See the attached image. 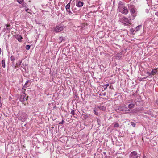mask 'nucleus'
<instances>
[{
  "label": "nucleus",
  "mask_w": 158,
  "mask_h": 158,
  "mask_svg": "<svg viewBox=\"0 0 158 158\" xmlns=\"http://www.w3.org/2000/svg\"><path fill=\"white\" fill-rule=\"evenodd\" d=\"M122 12L123 14H127L128 13V10L127 8L125 7H122Z\"/></svg>",
  "instance_id": "nucleus-10"
},
{
  "label": "nucleus",
  "mask_w": 158,
  "mask_h": 158,
  "mask_svg": "<svg viewBox=\"0 0 158 158\" xmlns=\"http://www.w3.org/2000/svg\"><path fill=\"white\" fill-rule=\"evenodd\" d=\"M123 109L124 110L123 111H124V112L125 113H130L132 112V110H130V109H128L127 107L125 105L124 106Z\"/></svg>",
  "instance_id": "nucleus-7"
},
{
  "label": "nucleus",
  "mask_w": 158,
  "mask_h": 158,
  "mask_svg": "<svg viewBox=\"0 0 158 158\" xmlns=\"http://www.w3.org/2000/svg\"><path fill=\"white\" fill-rule=\"evenodd\" d=\"M67 12H69L70 13H71V14L72 13V12L70 10H69V11H67Z\"/></svg>",
  "instance_id": "nucleus-34"
},
{
  "label": "nucleus",
  "mask_w": 158,
  "mask_h": 158,
  "mask_svg": "<svg viewBox=\"0 0 158 158\" xmlns=\"http://www.w3.org/2000/svg\"><path fill=\"white\" fill-rule=\"evenodd\" d=\"M158 72V69L156 68L152 70L151 71V74L152 75L156 74Z\"/></svg>",
  "instance_id": "nucleus-11"
},
{
  "label": "nucleus",
  "mask_w": 158,
  "mask_h": 158,
  "mask_svg": "<svg viewBox=\"0 0 158 158\" xmlns=\"http://www.w3.org/2000/svg\"><path fill=\"white\" fill-rule=\"evenodd\" d=\"M1 50H0V54H1Z\"/></svg>",
  "instance_id": "nucleus-38"
},
{
  "label": "nucleus",
  "mask_w": 158,
  "mask_h": 158,
  "mask_svg": "<svg viewBox=\"0 0 158 158\" xmlns=\"http://www.w3.org/2000/svg\"><path fill=\"white\" fill-rule=\"evenodd\" d=\"M134 16H135H135L133 15Z\"/></svg>",
  "instance_id": "nucleus-39"
},
{
  "label": "nucleus",
  "mask_w": 158,
  "mask_h": 158,
  "mask_svg": "<svg viewBox=\"0 0 158 158\" xmlns=\"http://www.w3.org/2000/svg\"><path fill=\"white\" fill-rule=\"evenodd\" d=\"M113 124H114V127L115 128L118 127L119 126L118 123H117L115 122L114 123H113Z\"/></svg>",
  "instance_id": "nucleus-20"
},
{
  "label": "nucleus",
  "mask_w": 158,
  "mask_h": 158,
  "mask_svg": "<svg viewBox=\"0 0 158 158\" xmlns=\"http://www.w3.org/2000/svg\"><path fill=\"white\" fill-rule=\"evenodd\" d=\"M25 95L24 93L21 95V97L19 99L20 101L22 102L23 104L25 102V101L27 100V98H25Z\"/></svg>",
  "instance_id": "nucleus-6"
},
{
  "label": "nucleus",
  "mask_w": 158,
  "mask_h": 158,
  "mask_svg": "<svg viewBox=\"0 0 158 158\" xmlns=\"http://www.w3.org/2000/svg\"><path fill=\"white\" fill-rule=\"evenodd\" d=\"M109 84H107L106 85H105L103 86L104 89H106L107 88V87L109 86Z\"/></svg>",
  "instance_id": "nucleus-25"
},
{
  "label": "nucleus",
  "mask_w": 158,
  "mask_h": 158,
  "mask_svg": "<svg viewBox=\"0 0 158 158\" xmlns=\"http://www.w3.org/2000/svg\"><path fill=\"white\" fill-rule=\"evenodd\" d=\"M128 7L131 14H133L135 13L136 10L134 5L129 4Z\"/></svg>",
  "instance_id": "nucleus-3"
},
{
  "label": "nucleus",
  "mask_w": 158,
  "mask_h": 158,
  "mask_svg": "<svg viewBox=\"0 0 158 158\" xmlns=\"http://www.w3.org/2000/svg\"><path fill=\"white\" fill-rule=\"evenodd\" d=\"M131 125L133 127H135V124L133 122H131L130 123Z\"/></svg>",
  "instance_id": "nucleus-26"
},
{
  "label": "nucleus",
  "mask_w": 158,
  "mask_h": 158,
  "mask_svg": "<svg viewBox=\"0 0 158 158\" xmlns=\"http://www.w3.org/2000/svg\"><path fill=\"white\" fill-rule=\"evenodd\" d=\"M120 21L123 23L125 26H127L130 24V20L125 17H123L120 19Z\"/></svg>",
  "instance_id": "nucleus-2"
},
{
  "label": "nucleus",
  "mask_w": 158,
  "mask_h": 158,
  "mask_svg": "<svg viewBox=\"0 0 158 158\" xmlns=\"http://www.w3.org/2000/svg\"><path fill=\"white\" fill-rule=\"evenodd\" d=\"M15 38L18 40V41L20 42L22 41V39L23 38L21 35H19L16 36Z\"/></svg>",
  "instance_id": "nucleus-13"
},
{
  "label": "nucleus",
  "mask_w": 158,
  "mask_h": 158,
  "mask_svg": "<svg viewBox=\"0 0 158 158\" xmlns=\"http://www.w3.org/2000/svg\"><path fill=\"white\" fill-rule=\"evenodd\" d=\"M5 26L6 27L3 30V32L7 31L8 30H10L11 28L10 24H5Z\"/></svg>",
  "instance_id": "nucleus-8"
},
{
  "label": "nucleus",
  "mask_w": 158,
  "mask_h": 158,
  "mask_svg": "<svg viewBox=\"0 0 158 158\" xmlns=\"http://www.w3.org/2000/svg\"><path fill=\"white\" fill-rule=\"evenodd\" d=\"M66 39L65 37H60L59 39V43H61L62 42H65Z\"/></svg>",
  "instance_id": "nucleus-12"
},
{
  "label": "nucleus",
  "mask_w": 158,
  "mask_h": 158,
  "mask_svg": "<svg viewBox=\"0 0 158 158\" xmlns=\"http://www.w3.org/2000/svg\"><path fill=\"white\" fill-rule=\"evenodd\" d=\"M71 114H72V115H74L75 114L74 110H72L71 112Z\"/></svg>",
  "instance_id": "nucleus-32"
},
{
  "label": "nucleus",
  "mask_w": 158,
  "mask_h": 158,
  "mask_svg": "<svg viewBox=\"0 0 158 158\" xmlns=\"http://www.w3.org/2000/svg\"><path fill=\"white\" fill-rule=\"evenodd\" d=\"M64 122V120H62V121H61L59 123V124H63Z\"/></svg>",
  "instance_id": "nucleus-33"
},
{
  "label": "nucleus",
  "mask_w": 158,
  "mask_h": 158,
  "mask_svg": "<svg viewBox=\"0 0 158 158\" xmlns=\"http://www.w3.org/2000/svg\"><path fill=\"white\" fill-rule=\"evenodd\" d=\"M146 74L148 75L147 76L146 78L148 77L149 76H152V74H151V73L148 71L146 72Z\"/></svg>",
  "instance_id": "nucleus-22"
},
{
  "label": "nucleus",
  "mask_w": 158,
  "mask_h": 158,
  "mask_svg": "<svg viewBox=\"0 0 158 158\" xmlns=\"http://www.w3.org/2000/svg\"><path fill=\"white\" fill-rule=\"evenodd\" d=\"M10 59H11V60L12 61L14 60H15L14 57L13 56H11L10 57Z\"/></svg>",
  "instance_id": "nucleus-29"
},
{
  "label": "nucleus",
  "mask_w": 158,
  "mask_h": 158,
  "mask_svg": "<svg viewBox=\"0 0 158 158\" xmlns=\"http://www.w3.org/2000/svg\"><path fill=\"white\" fill-rule=\"evenodd\" d=\"M17 117L19 120L23 122L27 119V115L25 113L22 112H19L18 113Z\"/></svg>",
  "instance_id": "nucleus-1"
},
{
  "label": "nucleus",
  "mask_w": 158,
  "mask_h": 158,
  "mask_svg": "<svg viewBox=\"0 0 158 158\" xmlns=\"http://www.w3.org/2000/svg\"><path fill=\"white\" fill-rule=\"evenodd\" d=\"M135 106V104L133 103L130 104L128 105V107L129 109H132Z\"/></svg>",
  "instance_id": "nucleus-18"
},
{
  "label": "nucleus",
  "mask_w": 158,
  "mask_h": 158,
  "mask_svg": "<svg viewBox=\"0 0 158 158\" xmlns=\"http://www.w3.org/2000/svg\"><path fill=\"white\" fill-rule=\"evenodd\" d=\"M71 1L66 6L65 8L67 11H69V9L70 8Z\"/></svg>",
  "instance_id": "nucleus-16"
},
{
  "label": "nucleus",
  "mask_w": 158,
  "mask_h": 158,
  "mask_svg": "<svg viewBox=\"0 0 158 158\" xmlns=\"http://www.w3.org/2000/svg\"><path fill=\"white\" fill-rule=\"evenodd\" d=\"M22 61L19 60L16 64L18 66H20L21 64Z\"/></svg>",
  "instance_id": "nucleus-23"
},
{
  "label": "nucleus",
  "mask_w": 158,
  "mask_h": 158,
  "mask_svg": "<svg viewBox=\"0 0 158 158\" xmlns=\"http://www.w3.org/2000/svg\"><path fill=\"white\" fill-rule=\"evenodd\" d=\"M98 107L99 108V110H101L104 111L106 109V107L103 106H99Z\"/></svg>",
  "instance_id": "nucleus-19"
},
{
  "label": "nucleus",
  "mask_w": 158,
  "mask_h": 158,
  "mask_svg": "<svg viewBox=\"0 0 158 158\" xmlns=\"http://www.w3.org/2000/svg\"><path fill=\"white\" fill-rule=\"evenodd\" d=\"M124 106H119L117 107V110H118L120 111H123V110Z\"/></svg>",
  "instance_id": "nucleus-15"
},
{
  "label": "nucleus",
  "mask_w": 158,
  "mask_h": 158,
  "mask_svg": "<svg viewBox=\"0 0 158 158\" xmlns=\"http://www.w3.org/2000/svg\"><path fill=\"white\" fill-rule=\"evenodd\" d=\"M139 154H138L136 151H134L131 153L129 158H139Z\"/></svg>",
  "instance_id": "nucleus-4"
},
{
  "label": "nucleus",
  "mask_w": 158,
  "mask_h": 158,
  "mask_svg": "<svg viewBox=\"0 0 158 158\" xmlns=\"http://www.w3.org/2000/svg\"><path fill=\"white\" fill-rule=\"evenodd\" d=\"M2 66L3 68L5 67V60H2Z\"/></svg>",
  "instance_id": "nucleus-21"
},
{
  "label": "nucleus",
  "mask_w": 158,
  "mask_h": 158,
  "mask_svg": "<svg viewBox=\"0 0 158 158\" xmlns=\"http://www.w3.org/2000/svg\"><path fill=\"white\" fill-rule=\"evenodd\" d=\"M22 5V6H23V7L25 6V4H23Z\"/></svg>",
  "instance_id": "nucleus-37"
},
{
  "label": "nucleus",
  "mask_w": 158,
  "mask_h": 158,
  "mask_svg": "<svg viewBox=\"0 0 158 158\" xmlns=\"http://www.w3.org/2000/svg\"><path fill=\"white\" fill-rule=\"evenodd\" d=\"M63 30V26L61 25L57 26L56 27L53 28V31L57 33Z\"/></svg>",
  "instance_id": "nucleus-5"
},
{
  "label": "nucleus",
  "mask_w": 158,
  "mask_h": 158,
  "mask_svg": "<svg viewBox=\"0 0 158 158\" xmlns=\"http://www.w3.org/2000/svg\"><path fill=\"white\" fill-rule=\"evenodd\" d=\"M17 1L19 4H22L24 2L23 0H17Z\"/></svg>",
  "instance_id": "nucleus-24"
},
{
  "label": "nucleus",
  "mask_w": 158,
  "mask_h": 158,
  "mask_svg": "<svg viewBox=\"0 0 158 158\" xmlns=\"http://www.w3.org/2000/svg\"><path fill=\"white\" fill-rule=\"evenodd\" d=\"M30 46L29 45H27L26 46V49H29L30 48Z\"/></svg>",
  "instance_id": "nucleus-31"
},
{
  "label": "nucleus",
  "mask_w": 158,
  "mask_h": 158,
  "mask_svg": "<svg viewBox=\"0 0 158 158\" xmlns=\"http://www.w3.org/2000/svg\"><path fill=\"white\" fill-rule=\"evenodd\" d=\"M143 158H147L146 157V156L145 155H144L143 156Z\"/></svg>",
  "instance_id": "nucleus-35"
},
{
  "label": "nucleus",
  "mask_w": 158,
  "mask_h": 158,
  "mask_svg": "<svg viewBox=\"0 0 158 158\" xmlns=\"http://www.w3.org/2000/svg\"><path fill=\"white\" fill-rule=\"evenodd\" d=\"M142 27V26L141 25H138V26H137L135 28V32H136L138 31H139L140 29V27Z\"/></svg>",
  "instance_id": "nucleus-17"
},
{
  "label": "nucleus",
  "mask_w": 158,
  "mask_h": 158,
  "mask_svg": "<svg viewBox=\"0 0 158 158\" xmlns=\"http://www.w3.org/2000/svg\"><path fill=\"white\" fill-rule=\"evenodd\" d=\"M84 4V3L83 2H82L81 1H79L76 4V6L78 7H81Z\"/></svg>",
  "instance_id": "nucleus-14"
},
{
  "label": "nucleus",
  "mask_w": 158,
  "mask_h": 158,
  "mask_svg": "<svg viewBox=\"0 0 158 158\" xmlns=\"http://www.w3.org/2000/svg\"><path fill=\"white\" fill-rule=\"evenodd\" d=\"M30 10V9H27L26 10V11L28 12V11Z\"/></svg>",
  "instance_id": "nucleus-36"
},
{
  "label": "nucleus",
  "mask_w": 158,
  "mask_h": 158,
  "mask_svg": "<svg viewBox=\"0 0 158 158\" xmlns=\"http://www.w3.org/2000/svg\"><path fill=\"white\" fill-rule=\"evenodd\" d=\"M94 114L96 115H98V112H97V111H96V110L94 109Z\"/></svg>",
  "instance_id": "nucleus-28"
},
{
  "label": "nucleus",
  "mask_w": 158,
  "mask_h": 158,
  "mask_svg": "<svg viewBox=\"0 0 158 158\" xmlns=\"http://www.w3.org/2000/svg\"><path fill=\"white\" fill-rule=\"evenodd\" d=\"M94 109L96 110V111H97V112H98V111L100 110L98 107V106L97 107L95 108H94Z\"/></svg>",
  "instance_id": "nucleus-30"
},
{
  "label": "nucleus",
  "mask_w": 158,
  "mask_h": 158,
  "mask_svg": "<svg viewBox=\"0 0 158 158\" xmlns=\"http://www.w3.org/2000/svg\"><path fill=\"white\" fill-rule=\"evenodd\" d=\"M31 83L29 80L27 81L24 86L23 87L22 89L25 90V88L29 87Z\"/></svg>",
  "instance_id": "nucleus-9"
},
{
  "label": "nucleus",
  "mask_w": 158,
  "mask_h": 158,
  "mask_svg": "<svg viewBox=\"0 0 158 158\" xmlns=\"http://www.w3.org/2000/svg\"><path fill=\"white\" fill-rule=\"evenodd\" d=\"M135 29H134L133 28H131L130 29V31L132 34H133V32H135Z\"/></svg>",
  "instance_id": "nucleus-27"
}]
</instances>
